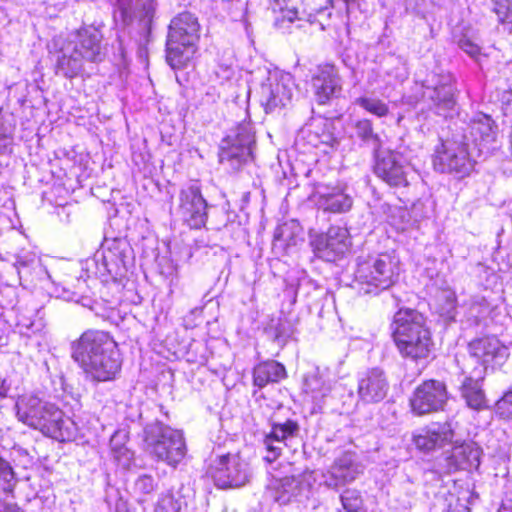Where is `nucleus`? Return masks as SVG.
<instances>
[{"label": "nucleus", "instance_id": "1", "mask_svg": "<svg viewBox=\"0 0 512 512\" xmlns=\"http://www.w3.org/2000/svg\"><path fill=\"white\" fill-rule=\"evenodd\" d=\"M72 358L96 382L114 380L122 365L117 343L99 330L85 331L72 343Z\"/></svg>", "mask_w": 512, "mask_h": 512}, {"label": "nucleus", "instance_id": "2", "mask_svg": "<svg viewBox=\"0 0 512 512\" xmlns=\"http://www.w3.org/2000/svg\"><path fill=\"white\" fill-rule=\"evenodd\" d=\"M16 415L25 425L41 431L58 441H69L74 434V423L64 416L55 404L34 394H25L15 404Z\"/></svg>", "mask_w": 512, "mask_h": 512}, {"label": "nucleus", "instance_id": "3", "mask_svg": "<svg viewBox=\"0 0 512 512\" xmlns=\"http://www.w3.org/2000/svg\"><path fill=\"white\" fill-rule=\"evenodd\" d=\"M107 54L103 35L94 26H84L73 34V40L60 49L57 73L73 78L81 73L84 62L100 63Z\"/></svg>", "mask_w": 512, "mask_h": 512}, {"label": "nucleus", "instance_id": "4", "mask_svg": "<svg viewBox=\"0 0 512 512\" xmlns=\"http://www.w3.org/2000/svg\"><path fill=\"white\" fill-rule=\"evenodd\" d=\"M399 260L393 252L359 257L351 287L359 294L378 295L398 280Z\"/></svg>", "mask_w": 512, "mask_h": 512}, {"label": "nucleus", "instance_id": "5", "mask_svg": "<svg viewBox=\"0 0 512 512\" xmlns=\"http://www.w3.org/2000/svg\"><path fill=\"white\" fill-rule=\"evenodd\" d=\"M394 342L404 357L413 360L428 357L432 345L424 316L416 310H399L391 324Z\"/></svg>", "mask_w": 512, "mask_h": 512}, {"label": "nucleus", "instance_id": "6", "mask_svg": "<svg viewBox=\"0 0 512 512\" xmlns=\"http://www.w3.org/2000/svg\"><path fill=\"white\" fill-rule=\"evenodd\" d=\"M198 19L189 12L174 17L168 27L166 60L173 69L184 68L193 58L199 40Z\"/></svg>", "mask_w": 512, "mask_h": 512}, {"label": "nucleus", "instance_id": "7", "mask_svg": "<svg viewBox=\"0 0 512 512\" xmlns=\"http://www.w3.org/2000/svg\"><path fill=\"white\" fill-rule=\"evenodd\" d=\"M134 259L133 249L125 238L105 239L101 251L86 261V269L95 277H123Z\"/></svg>", "mask_w": 512, "mask_h": 512}, {"label": "nucleus", "instance_id": "8", "mask_svg": "<svg viewBox=\"0 0 512 512\" xmlns=\"http://www.w3.org/2000/svg\"><path fill=\"white\" fill-rule=\"evenodd\" d=\"M144 443L149 454L172 467H176L186 456L183 434L158 421L146 425Z\"/></svg>", "mask_w": 512, "mask_h": 512}, {"label": "nucleus", "instance_id": "9", "mask_svg": "<svg viewBox=\"0 0 512 512\" xmlns=\"http://www.w3.org/2000/svg\"><path fill=\"white\" fill-rule=\"evenodd\" d=\"M294 81L290 74L280 75L278 72L264 71V75L256 88L260 105L266 113L286 107L293 97Z\"/></svg>", "mask_w": 512, "mask_h": 512}, {"label": "nucleus", "instance_id": "10", "mask_svg": "<svg viewBox=\"0 0 512 512\" xmlns=\"http://www.w3.org/2000/svg\"><path fill=\"white\" fill-rule=\"evenodd\" d=\"M156 4L154 0H117V14L125 26L137 22L140 32L139 46L150 42L152 21Z\"/></svg>", "mask_w": 512, "mask_h": 512}, {"label": "nucleus", "instance_id": "11", "mask_svg": "<svg viewBox=\"0 0 512 512\" xmlns=\"http://www.w3.org/2000/svg\"><path fill=\"white\" fill-rule=\"evenodd\" d=\"M178 200L177 213L182 221L192 229L204 227L208 219V203L200 186L194 183L183 187L179 191Z\"/></svg>", "mask_w": 512, "mask_h": 512}, {"label": "nucleus", "instance_id": "12", "mask_svg": "<svg viewBox=\"0 0 512 512\" xmlns=\"http://www.w3.org/2000/svg\"><path fill=\"white\" fill-rule=\"evenodd\" d=\"M208 473L220 488L240 487L247 481V464L238 454L219 456L208 469Z\"/></svg>", "mask_w": 512, "mask_h": 512}, {"label": "nucleus", "instance_id": "13", "mask_svg": "<svg viewBox=\"0 0 512 512\" xmlns=\"http://www.w3.org/2000/svg\"><path fill=\"white\" fill-rule=\"evenodd\" d=\"M255 137L249 124H240L235 131L223 141L220 161L228 162L233 168H238L252 155Z\"/></svg>", "mask_w": 512, "mask_h": 512}, {"label": "nucleus", "instance_id": "14", "mask_svg": "<svg viewBox=\"0 0 512 512\" xmlns=\"http://www.w3.org/2000/svg\"><path fill=\"white\" fill-rule=\"evenodd\" d=\"M447 399L445 383L428 380L416 387L410 398V406L415 415L423 416L444 410Z\"/></svg>", "mask_w": 512, "mask_h": 512}, {"label": "nucleus", "instance_id": "15", "mask_svg": "<svg viewBox=\"0 0 512 512\" xmlns=\"http://www.w3.org/2000/svg\"><path fill=\"white\" fill-rule=\"evenodd\" d=\"M311 246L318 258L333 262L344 255L350 246L348 230L343 227L332 226L325 234L316 235L311 240Z\"/></svg>", "mask_w": 512, "mask_h": 512}, {"label": "nucleus", "instance_id": "16", "mask_svg": "<svg viewBox=\"0 0 512 512\" xmlns=\"http://www.w3.org/2000/svg\"><path fill=\"white\" fill-rule=\"evenodd\" d=\"M363 471L364 465L358 455L355 452L345 451L334 460L327 473L323 474V481L328 488L338 489L354 481Z\"/></svg>", "mask_w": 512, "mask_h": 512}, {"label": "nucleus", "instance_id": "17", "mask_svg": "<svg viewBox=\"0 0 512 512\" xmlns=\"http://www.w3.org/2000/svg\"><path fill=\"white\" fill-rule=\"evenodd\" d=\"M467 130L468 133L465 131L461 136L460 144L471 147L478 154L495 141L496 125L486 114H476L467 125Z\"/></svg>", "mask_w": 512, "mask_h": 512}, {"label": "nucleus", "instance_id": "18", "mask_svg": "<svg viewBox=\"0 0 512 512\" xmlns=\"http://www.w3.org/2000/svg\"><path fill=\"white\" fill-rule=\"evenodd\" d=\"M389 391V382L380 368H371L358 375L357 394L365 404L379 403Z\"/></svg>", "mask_w": 512, "mask_h": 512}, {"label": "nucleus", "instance_id": "19", "mask_svg": "<svg viewBox=\"0 0 512 512\" xmlns=\"http://www.w3.org/2000/svg\"><path fill=\"white\" fill-rule=\"evenodd\" d=\"M470 355L485 368L502 366L509 356L508 347L495 337H485L469 344Z\"/></svg>", "mask_w": 512, "mask_h": 512}, {"label": "nucleus", "instance_id": "20", "mask_svg": "<svg viewBox=\"0 0 512 512\" xmlns=\"http://www.w3.org/2000/svg\"><path fill=\"white\" fill-rule=\"evenodd\" d=\"M374 172L388 185L402 187L408 185L407 172L401 163V157L391 151L374 153Z\"/></svg>", "mask_w": 512, "mask_h": 512}, {"label": "nucleus", "instance_id": "21", "mask_svg": "<svg viewBox=\"0 0 512 512\" xmlns=\"http://www.w3.org/2000/svg\"><path fill=\"white\" fill-rule=\"evenodd\" d=\"M271 497L280 505L302 502L310 493V485L300 476H286L272 482Z\"/></svg>", "mask_w": 512, "mask_h": 512}, {"label": "nucleus", "instance_id": "22", "mask_svg": "<svg viewBox=\"0 0 512 512\" xmlns=\"http://www.w3.org/2000/svg\"><path fill=\"white\" fill-rule=\"evenodd\" d=\"M299 433L300 426L294 420L288 419L283 423H273L271 431L263 440L267 450L265 460L268 462L275 461L280 456L283 447L288 446V441L298 437Z\"/></svg>", "mask_w": 512, "mask_h": 512}, {"label": "nucleus", "instance_id": "23", "mask_svg": "<svg viewBox=\"0 0 512 512\" xmlns=\"http://www.w3.org/2000/svg\"><path fill=\"white\" fill-rule=\"evenodd\" d=\"M316 100L319 104H325L341 91V83L338 72L333 65L320 67L312 78Z\"/></svg>", "mask_w": 512, "mask_h": 512}, {"label": "nucleus", "instance_id": "24", "mask_svg": "<svg viewBox=\"0 0 512 512\" xmlns=\"http://www.w3.org/2000/svg\"><path fill=\"white\" fill-rule=\"evenodd\" d=\"M474 482L469 473L463 477L453 479V491H450V512H467L477 498L474 491Z\"/></svg>", "mask_w": 512, "mask_h": 512}, {"label": "nucleus", "instance_id": "25", "mask_svg": "<svg viewBox=\"0 0 512 512\" xmlns=\"http://www.w3.org/2000/svg\"><path fill=\"white\" fill-rule=\"evenodd\" d=\"M315 196L318 207L323 211L343 213L352 207V198L339 188L319 186Z\"/></svg>", "mask_w": 512, "mask_h": 512}, {"label": "nucleus", "instance_id": "26", "mask_svg": "<svg viewBox=\"0 0 512 512\" xmlns=\"http://www.w3.org/2000/svg\"><path fill=\"white\" fill-rule=\"evenodd\" d=\"M14 266L17 269L20 280L31 284L44 283L51 280L48 270L35 255L18 256Z\"/></svg>", "mask_w": 512, "mask_h": 512}, {"label": "nucleus", "instance_id": "27", "mask_svg": "<svg viewBox=\"0 0 512 512\" xmlns=\"http://www.w3.org/2000/svg\"><path fill=\"white\" fill-rule=\"evenodd\" d=\"M481 449L474 442L455 444L450 449V467L465 470L466 473L480 465Z\"/></svg>", "mask_w": 512, "mask_h": 512}, {"label": "nucleus", "instance_id": "28", "mask_svg": "<svg viewBox=\"0 0 512 512\" xmlns=\"http://www.w3.org/2000/svg\"><path fill=\"white\" fill-rule=\"evenodd\" d=\"M285 377L286 369L277 361H266L253 369V383L259 388H264L269 383L279 382Z\"/></svg>", "mask_w": 512, "mask_h": 512}, {"label": "nucleus", "instance_id": "29", "mask_svg": "<svg viewBox=\"0 0 512 512\" xmlns=\"http://www.w3.org/2000/svg\"><path fill=\"white\" fill-rule=\"evenodd\" d=\"M303 390L311 397L315 405L320 408L325 398L331 392V384L324 380L318 372H312L305 377Z\"/></svg>", "mask_w": 512, "mask_h": 512}, {"label": "nucleus", "instance_id": "30", "mask_svg": "<svg viewBox=\"0 0 512 512\" xmlns=\"http://www.w3.org/2000/svg\"><path fill=\"white\" fill-rule=\"evenodd\" d=\"M354 136L359 139L362 145L370 147L373 153H377L383 146V141L378 133L374 131L373 124L369 119H359L352 126Z\"/></svg>", "mask_w": 512, "mask_h": 512}, {"label": "nucleus", "instance_id": "31", "mask_svg": "<svg viewBox=\"0 0 512 512\" xmlns=\"http://www.w3.org/2000/svg\"><path fill=\"white\" fill-rule=\"evenodd\" d=\"M461 395L469 408L481 410L486 407V398L482 390L481 377H468L461 386Z\"/></svg>", "mask_w": 512, "mask_h": 512}, {"label": "nucleus", "instance_id": "32", "mask_svg": "<svg viewBox=\"0 0 512 512\" xmlns=\"http://www.w3.org/2000/svg\"><path fill=\"white\" fill-rule=\"evenodd\" d=\"M457 143H460V141L454 140V144ZM459 145L461 146L459 152L450 157V173L454 171L458 178H462L472 171L473 158L479 154L471 147Z\"/></svg>", "mask_w": 512, "mask_h": 512}, {"label": "nucleus", "instance_id": "33", "mask_svg": "<svg viewBox=\"0 0 512 512\" xmlns=\"http://www.w3.org/2000/svg\"><path fill=\"white\" fill-rule=\"evenodd\" d=\"M447 439L446 423L435 429H428L424 434L414 437L416 447L424 452L432 451L438 447H442Z\"/></svg>", "mask_w": 512, "mask_h": 512}, {"label": "nucleus", "instance_id": "34", "mask_svg": "<svg viewBox=\"0 0 512 512\" xmlns=\"http://www.w3.org/2000/svg\"><path fill=\"white\" fill-rule=\"evenodd\" d=\"M16 120L10 113H3L0 109V154L12 152Z\"/></svg>", "mask_w": 512, "mask_h": 512}, {"label": "nucleus", "instance_id": "35", "mask_svg": "<svg viewBox=\"0 0 512 512\" xmlns=\"http://www.w3.org/2000/svg\"><path fill=\"white\" fill-rule=\"evenodd\" d=\"M459 47L482 70L488 67L487 60L491 56V49L489 51L483 49L474 39L466 35L459 40Z\"/></svg>", "mask_w": 512, "mask_h": 512}, {"label": "nucleus", "instance_id": "36", "mask_svg": "<svg viewBox=\"0 0 512 512\" xmlns=\"http://www.w3.org/2000/svg\"><path fill=\"white\" fill-rule=\"evenodd\" d=\"M186 506L180 495L167 492L158 497L154 512H185Z\"/></svg>", "mask_w": 512, "mask_h": 512}, {"label": "nucleus", "instance_id": "37", "mask_svg": "<svg viewBox=\"0 0 512 512\" xmlns=\"http://www.w3.org/2000/svg\"><path fill=\"white\" fill-rule=\"evenodd\" d=\"M354 103L378 117H384L389 113L388 105L378 98L363 96L355 99Z\"/></svg>", "mask_w": 512, "mask_h": 512}, {"label": "nucleus", "instance_id": "38", "mask_svg": "<svg viewBox=\"0 0 512 512\" xmlns=\"http://www.w3.org/2000/svg\"><path fill=\"white\" fill-rule=\"evenodd\" d=\"M17 484V478L10 463L0 457V492L11 493Z\"/></svg>", "mask_w": 512, "mask_h": 512}, {"label": "nucleus", "instance_id": "39", "mask_svg": "<svg viewBox=\"0 0 512 512\" xmlns=\"http://www.w3.org/2000/svg\"><path fill=\"white\" fill-rule=\"evenodd\" d=\"M297 0H275L274 10H278L281 14V18H277L279 21L284 22L285 20L289 23L300 19L298 16Z\"/></svg>", "mask_w": 512, "mask_h": 512}, {"label": "nucleus", "instance_id": "40", "mask_svg": "<svg viewBox=\"0 0 512 512\" xmlns=\"http://www.w3.org/2000/svg\"><path fill=\"white\" fill-rule=\"evenodd\" d=\"M495 415L504 421H512V390L496 401L494 405Z\"/></svg>", "mask_w": 512, "mask_h": 512}, {"label": "nucleus", "instance_id": "41", "mask_svg": "<svg viewBox=\"0 0 512 512\" xmlns=\"http://www.w3.org/2000/svg\"><path fill=\"white\" fill-rule=\"evenodd\" d=\"M270 330L273 331L274 341L278 345H284L292 334L291 324L287 319H278L270 326Z\"/></svg>", "mask_w": 512, "mask_h": 512}, {"label": "nucleus", "instance_id": "42", "mask_svg": "<svg viewBox=\"0 0 512 512\" xmlns=\"http://www.w3.org/2000/svg\"><path fill=\"white\" fill-rule=\"evenodd\" d=\"M342 506L346 512H353L363 506V500L359 491L346 489L340 496Z\"/></svg>", "mask_w": 512, "mask_h": 512}, {"label": "nucleus", "instance_id": "43", "mask_svg": "<svg viewBox=\"0 0 512 512\" xmlns=\"http://www.w3.org/2000/svg\"><path fill=\"white\" fill-rule=\"evenodd\" d=\"M494 12L500 23L512 29V0H494Z\"/></svg>", "mask_w": 512, "mask_h": 512}, {"label": "nucleus", "instance_id": "44", "mask_svg": "<svg viewBox=\"0 0 512 512\" xmlns=\"http://www.w3.org/2000/svg\"><path fill=\"white\" fill-rule=\"evenodd\" d=\"M448 154L446 143L440 139V144L435 148L432 156L434 170L439 173H445L447 169Z\"/></svg>", "mask_w": 512, "mask_h": 512}, {"label": "nucleus", "instance_id": "45", "mask_svg": "<svg viewBox=\"0 0 512 512\" xmlns=\"http://www.w3.org/2000/svg\"><path fill=\"white\" fill-rule=\"evenodd\" d=\"M157 483L155 479L148 474L140 475L135 481V491L142 494H151L156 490Z\"/></svg>", "mask_w": 512, "mask_h": 512}, {"label": "nucleus", "instance_id": "46", "mask_svg": "<svg viewBox=\"0 0 512 512\" xmlns=\"http://www.w3.org/2000/svg\"><path fill=\"white\" fill-rule=\"evenodd\" d=\"M78 285L75 291L70 292L68 289H63V299L67 301L78 302L80 297L85 293V281L77 280Z\"/></svg>", "mask_w": 512, "mask_h": 512}, {"label": "nucleus", "instance_id": "47", "mask_svg": "<svg viewBox=\"0 0 512 512\" xmlns=\"http://www.w3.org/2000/svg\"><path fill=\"white\" fill-rule=\"evenodd\" d=\"M497 512H512V483L506 487Z\"/></svg>", "mask_w": 512, "mask_h": 512}, {"label": "nucleus", "instance_id": "48", "mask_svg": "<svg viewBox=\"0 0 512 512\" xmlns=\"http://www.w3.org/2000/svg\"><path fill=\"white\" fill-rule=\"evenodd\" d=\"M234 73L235 71L230 65L220 64L215 70V75L221 82L231 80L234 76Z\"/></svg>", "mask_w": 512, "mask_h": 512}, {"label": "nucleus", "instance_id": "49", "mask_svg": "<svg viewBox=\"0 0 512 512\" xmlns=\"http://www.w3.org/2000/svg\"><path fill=\"white\" fill-rule=\"evenodd\" d=\"M288 230H289V226L286 223L279 226L274 233V240L287 242L288 239L286 237V234H287Z\"/></svg>", "mask_w": 512, "mask_h": 512}, {"label": "nucleus", "instance_id": "50", "mask_svg": "<svg viewBox=\"0 0 512 512\" xmlns=\"http://www.w3.org/2000/svg\"><path fill=\"white\" fill-rule=\"evenodd\" d=\"M439 276H437L436 280H435V286H437L439 289H440V295H439V299L444 301V302H447L448 301V295L446 293L447 291V284H446V281L443 280L441 284H439Z\"/></svg>", "mask_w": 512, "mask_h": 512}, {"label": "nucleus", "instance_id": "51", "mask_svg": "<svg viewBox=\"0 0 512 512\" xmlns=\"http://www.w3.org/2000/svg\"><path fill=\"white\" fill-rule=\"evenodd\" d=\"M10 388H11V384L7 381V379H0V398L1 399L8 397Z\"/></svg>", "mask_w": 512, "mask_h": 512}, {"label": "nucleus", "instance_id": "52", "mask_svg": "<svg viewBox=\"0 0 512 512\" xmlns=\"http://www.w3.org/2000/svg\"><path fill=\"white\" fill-rule=\"evenodd\" d=\"M14 504H8L0 497V512H8Z\"/></svg>", "mask_w": 512, "mask_h": 512}, {"label": "nucleus", "instance_id": "53", "mask_svg": "<svg viewBox=\"0 0 512 512\" xmlns=\"http://www.w3.org/2000/svg\"><path fill=\"white\" fill-rule=\"evenodd\" d=\"M435 309L439 312L440 316L443 317L444 324H446L448 318L446 317L447 311L445 307L438 308L437 303L434 304Z\"/></svg>", "mask_w": 512, "mask_h": 512}, {"label": "nucleus", "instance_id": "54", "mask_svg": "<svg viewBox=\"0 0 512 512\" xmlns=\"http://www.w3.org/2000/svg\"><path fill=\"white\" fill-rule=\"evenodd\" d=\"M450 113L453 111H456V100L454 98V95L450 92Z\"/></svg>", "mask_w": 512, "mask_h": 512}, {"label": "nucleus", "instance_id": "55", "mask_svg": "<svg viewBox=\"0 0 512 512\" xmlns=\"http://www.w3.org/2000/svg\"><path fill=\"white\" fill-rule=\"evenodd\" d=\"M8 512H24V511L21 510L17 505H13V507H11L10 510H8Z\"/></svg>", "mask_w": 512, "mask_h": 512}, {"label": "nucleus", "instance_id": "56", "mask_svg": "<svg viewBox=\"0 0 512 512\" xmlns=\"http://www.w3.org/2000/svg\"><path fill=\"white\" fill-rule=\"evenodd\" d=\"M301 288H302V283H299V285H298V287H297V290H296V293H299V292H300V290H301Z\"/></svg>", "mask_w": 512, "mask_h": 512}, {"label": "nucleus", "instance_id": "57", "mask_svg": "<svg viewBox=\"0 0 512 512\" xmlns=\"http://www.w3.org/2000/svg\"><path fill=\"white\" fill-rule=\"evenodd\" d=\"M344 1L348 5L349 3L355 2L356 0H344Z\"/></svg>", "mask_w": 512, "mask_h": 512}, {"label": "nucleus", "instance_id": "58", "mask_svg": "<svg viewBox=\"0 0 512 512\" xmlns=\"http://www.w3.org/2000/svg\"><path fill=\"white\" fill-rule=\"evenodd\" d=\"M449 435H450V440L452 439V432L450 431L449 432Z\"/></svg>", "mask_w": 512, "mask_h": 512}]
</instances>
